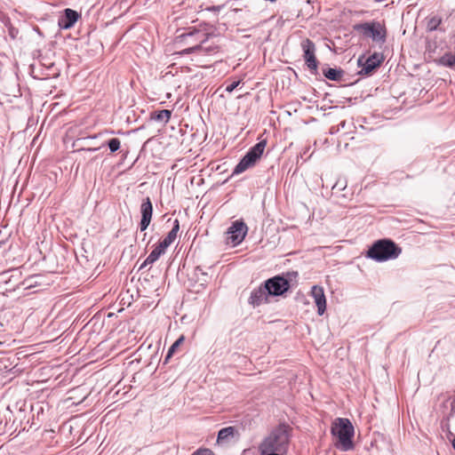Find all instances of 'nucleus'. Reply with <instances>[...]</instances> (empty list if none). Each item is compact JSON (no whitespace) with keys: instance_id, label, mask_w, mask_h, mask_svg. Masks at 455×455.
Instances as JSON below:
<instances>
[{"instance_id":"a211bd4d","label":"nucleus","mask_w":455,"mask_h":455,"mask_svg":"<svg viewBox=\"0 0 455 455\" xmlns=\"http://www.w3.org/2000/svg\"><path fill=\"white\" fill-rule=\"evenodd\" d=\"M323 75L326 78L331 81H339L343 76V71L337 68H327L323 70Z\"/></svg>"},{"instance_id":"aec40b11","label":"nucleus","mask_w":455,"mask_h":455,"mask_svg":"<svg viewBox=\"0 0 455 455\" xmlns=\"http://www.w3.org/2000/svg\"><path fill=\"white\" fill-rule=\"evenodd\" d=\"M380 65V60L373 62L371 60H366L360 73L368 75L371 73L378 66Z\"/></svg>"},{"instance_id":"a878e982","label":"nucleus","mask_w":455,"mask_h":455,"mask_svg":"<svg viewBox=\"0 0 455 455\" xmlns=\"http://www.w3.org/2000/svg\"><path fill=\"white\" fill-rule=\"evenodd\" d=\"M240 84V81L231 83L226 87V92H232Z\"/></svg>"},{"instance_id":"4be33fe9","label":"nucleus","mask_w":455,"mask_h":455,"mask_svg":"<svg viewBox=\"0 0 455 455\" xmlns=\"http://www.w3.org/2000/svg\"><path fill=\"white\" fill-rule=\"evenodd\" d=\"M107 145L110 150L111 153H115L116 152L120 147H121V141L119 139L117 138H113V139H110L108 142H107Z\"/></svg>"},{"instance_id":"5701e85b","label":"nucleus","mask_w":455,"mask_h":455,"mask_svg":"<svg viewBox=\"0 0 455 455\" xmlns=\"http://www.w3.org/2000/svg\"><path fill=\"white\" fill-rule=\"evenodd\" d=\"M260 455H285L277 451H274L271 449L259 445Z\"/></svg>"},{"instance_id":"bb28decb","label":"nucleus","mask_w":455,"mask_h":455,"mask_svg":"<svg viewBox=\"0 0 455 455\" xmlns=\"http://www.w3.org/2000/svg\"><path fill=\"white\" fill-rule=\"evenodd\" d=\"M99 136H100V134H94V135L81 138L78 140L85 142L90 140H94V139L98 138Z\"/></svg>"},{"instance_id":"7c9ffc66","label":"nucleus","mask_w":455,"mask_h":455,"mask_svg":"<svg viewBox=\"0 0 455 455\" xmlns=\"http://www.w3.org/2000/svg\"><path fill=\"white\" fill-rule=\"evenodd\" d=\"M10 35H11L12 37H13V38L15 37V34H14V30L13 29L10 30Z\"/></svg>"},{"instance_id":"423d86ee","label":"nucleus","mask_w":455,"mask_h":455,"mask_svg":"<svg viewBox=\"0 0 455 455\" xmlns=\"http://www.w3.org/2000/svg\"><path fill=\"white\" fill-rule=\"evenodd\" d=\"M180 229V222L178 220H175L173 222V227L172 230L167 234V235L159 242V243L155 246L144 262L140 265V270L146 267L148 265H152L155 263L162 254L165 252V250L175 241L177 238V234Z\"/></svg>"},{"instance_id":"0eeeda50","label":"nucleus","mask_w":455,"mask_h":455,"mask_svg":"<svg viewBox=\"0 0 455 455\" xmlns=\"http://www.w3.org/2000/svg\"><path fill=\"white\" fill-rule=\"evenodd\" d=\"M297 275L298 273L293 271L275 275L264 283L265 288L269 296H281L290 289L291 282L296 279Z\"/></svg>"},{"instance_id":"9b49d317","label":"nucleus","mask_w":455,"mask_h":455,"mask_svg":"<svg viewBox=\"0 0 455 455\" xmlns=\"http://www.w3.org/2000/svg\"><path fill=\"white\" fill-rule=\"evenodd\" d=\"M79 17L80 15L76 11L66 8L58 20V25L61 29H69L76 24Z\"/></svg>"},{"instance_id":"39448f33","label":"nucleus","mask_w":455,"mask_h":455,"mask_svg":"<svg viewBox=\"0 0 455 455\" xmlns=\"http://www.w3.org/2000/svg\"><path fill=\"white\" fill-rule=\"evenodd\" d=\"M354 30L365 38L384 44L387 38V29L384 24L379 21L363 22L354 25Z\"/></svg>"},{"instance_id":"393cba45","label":"nucleus","mask_w":455,"mask_h":455,"mask_svg":"<svg viewBox=\"0 0 455 455\" xmlns=\"http://www.w3.org/2000/svg\"><path fill=\"white\" fill-rule=\"evenodd\" d=\"M195 273L196 275L200 274L202 275V278H199L200 281L206 282L207 273L204 272L201 267H196L195 268Z\"/></svg>"},{"instance_id":"4468645a","label":"nucleus","mask_w":455,"mask_h":455,"mask_svg":"<svg viewBox=\"0 0 455 455\" xmlns=\"http://www.w3.org/2000/svg\"><path fill=\"white\" fill-rule=\"evenodd\" d=\"M301 47L304 51L306 65L313 73V46L309 39L302 41Z\"/></svg>"},{"instance_id":"7ed1b4c3","label":"nucleus","mask_w":455,"mask_h":455,"mask_svg":"<svg viewBox=\"0 0 455 455\" xmlns=\"http://www.w3.org/2000/svg\"><path fill=\"white\" fill-rule=\"evenodd\" d=\"M180 37L184 41H188L189 39L195 38V41L199 43L194 46L180 51L179 52L180 55L196 53L203 56H212L219 52V46L216 44L205 45L207 41V35L198 29L194 28L189 32L183 33L180 36Z\"/></svg>"},{"instance_id":"f03ea898","label":"nucleus","mask_w":455,"mask_h":455,"mask_svg":"<svg viewBox=\"0 0 455 455\" xmlns=\"http://www.w3.org/2000/svg\"><path fill=\"white\" fill-rule=\"evenodd\" d=\"M291 427L286 424H280L262 441L261 446L267 447L283 454L289 449Z\"/></svg>"},{"instance_id":"6ab92c4d","label":"nucleus","mask_w":455,"mask_h":455,"mask_svg":"<svg viewBox=\"0 0 455 455\" xmlns=\"http://www.w3.org/2000/svg\"><path fill=\"white\" fill-rule=\"evenodd\" d=\"M442 22V19L437 16H431L427 19V28L428 31H435L437 29Z\"/></svg>"},{"instance_id":"c756f323","label":"nucleus","mask_w":455,"mask_h":455,"mask_svg":"<svg viewBox=\"0 0 455 455\" xmlns=\"http://www.w3.org/2000/svg\"><path fill=\"white\" fill-rule=\"evenodd\" d=\"M101 147H98V148H82V150H87V151H92V152H94V151H97L98 149H100Z\"/></svg>"},{"instance_id":"f704fd0d","label":"nucleus","mask_w":455,"mask_h":455,"mask_svg":"<svg viewBox=\"0 0 455 455\" xmlns=\"http://www.w3.org/2000/svg\"><path fill=\"white\" fill-rule=\"evenodd\" d=\"M314 67H315V70L316 69V62L315 61Z\"/></svg>"},{"instance_id":"cd10ccee","label":"nucleus","mask_w":455,"mask_h":455,"mask_svg":"<svg viewBox=\"0 0 455 455\" xmlns=\"http://www.w3.org/2000/svg\"><path fill=\"white\" fill-rule=\"evenodd\" d=\"M368 60H371L373 62H376V60H382V58L378 53H373L371 57L368 58Z\"/></svg>"},{"instance_id":"20e7f679","label":"nucleus","mask_w":455,"mask_h":455,"mask_svg":"<svg viewBox=\"0 0 455 455\" xmlns=\"http://www.w3.org/2000/svg\"><path fill=\"white\" fill-rule=\"evenodd\" d=\"M402 252L393 241L382 239L375 242L367 252V256L378 262L396 259Z\"/></svg>"},{"instance_id":"b1692460","label":"nucleus","mask_w":455,"mask_h":455,"mask_svg":"<svg viewBox=\"0 0 455 455\" xmlns=\"http://www.w3.org/2000/svg\"><path fill=\"white\" fill-rule=\"evenodd\" d=\"M191 455H214L213 451L210 449H198L195 452H193Z\"/></svg>"},{"instance_id":"412c9836","label":"nucleus","mask_w":455,"mask_h":455,"mask_svg":"<svg viewBox=\"0 0 455 455\" xmlns=\"http://www.w3.org/2000/svg\"><path fill=\"white\" fill-rule=\"evenodd\" d=\"M184 341V337H180L168 349L167 355L164 358V363H167L170 358L172 356V355L175 353L177 348L182 344Z\"/></svg>"},{"instance_id":"f257e3e1","label":"nucleus","mask_w":455,"mask_h":455,"mask_svg":"<svg viewBox=\"0 0 455 455\" xmlns=\"http://www.w3.org/2000/svg\"><path fill=\"white\" fill-rule=\"evenodd\" d=\"M331 434L335 438L334 446L341 451L354 450L355 428L351 421L345 418H337L331 424Z\"/></svg>"},{"instance_id":"dca6fc26","label":"nucleus","mask_w":455,"mask_h":455,"mask_svg":"<svg viewBox=\"0 0 455 455\" xmlns=\"http://www.w3.org/2000/svg\"><path fill=\"white\" fill-rule=\"evenodd\" d=\"M235 428L234 427H227L220 429L218 433V443H227L235 435Z\"/></svg>"},{"instance_id":"f3484780","label":"nucleus","mask_w":455,"mask_h":455,"mask_svg":"<svg viewBox=\"0 0 455 455\" xmlns=\"http://www.w3.org/2000/svg\"><path fill=\"white\" fill-rule=\"evenodd\" d=\"M172 116V111L168 109H162L151 113V119L156 122L166 124L169 122Z\"/></svg>"},{"instance_id":"6e6552de","label":"nucleus","mask_w":455,"mask_h":455,"mask_svg":"<svg viewBox=\"0 0 455 455\" xmlns=\"http://www.w3.org/2000/svg\"><path fill=\"white\" fill-rule=\"evenodd\" d=\"M266 140H261L251 147L245 156L235 165L232 175H237L255 165L256 162L262 156L266 148Z\"/></svg>"},{"instance_id":"2eb2a0df","label":"nucleus","mask_w":455,"mask_h":455,"mask_svg":"<svg viewBox=\"0 0 455 455\" xmlns=\"http://www.w3.org/2000/svg\"><path fill=\"white\" fill-rule=\"evenodd\" d=\"M436 63L439 66L455 69V52H445L436 60Z\"/></svg>"},{"instance_id":"c85d7f7f","label":"nucleus","mask_w":455,"mask_h":455,"mask_svg":"<svg viewBox=\"0 0 455 455\" xmlns=\"http://www.w3.org/2000/svg\"><path fill=\"white\" fill-rule=\"evenodd\" d=\"M308 151H309V148H307V150L303 153V155H301V158L303 157V156H306L305 160L311 158L313 153H310L307 155Z\"/></svg>"},{"instance_id":"f8f14e48","label":"nucleus","mask_w":455,"mask_h":455,"mask_svg":"<svg viewBox=\"0 0 455 455\" xmlns=\"http://www.w3.org/2000/svg\"><path fill=\"white\" fill-rule=\"evenodd\" d=\"M268 296L269 294L267 293L265 285H260L251 292L248 302L253 307H258L262 303L267 302Z\"/></svg>"},{"instance_id":"473e14b6","label":"nucleus","mask_w":455,"mask_h":455,"mask_svg":"<svg viewBox=\"0 0 455 455\" xmlns=\"http://www.w3.org/2000/svg\"><path fill=\"white\" fill-rule=\"evenodd\" d=\"M452 446H453V448H454V450H455V437H454V438H453V440H452Z\"/></svg>"},{"instance_id":"1a4fd4ad","label":"nucleus","mask_w":455,"mask_h":455,"mask_svg":"<svg viewBox=\"0 0 455 455\" xmlns=\"http://www.w3.org/2000/svg\"><path fill=\"white\" fill-rule=\"evenodd\" d=\"M247 232L248 228L243 220L234 221L227 231L228 243H232L233 246L240 244L243 241Z\"/></svg>"},{"instance_id":"ddd939ff","label":"nucleus","mask_w":455,"mask_h":455,"mask_svg":"<svg viewBox=\"0 0 455 455\" xmlns=\"http://www.w3.org/2000/svg\"><path fill=\"white\" fill-rule=\"evenodd\" d=\"M315 304L317 307V313L323 315L326 310V299L322 287L315 285Z\"/></svg>"},{"instance_id":"9d476101","label":"nucleus","mask_w":455,"mask_h":455,"mask_svg":"<svg viewBox=\"0 0 455 455\" xmlns=\"http://www.w3.org/2000/svg\"><path fill=\"white\" fill-rule=\"evenodd\" d=\"M140 213L141 220L140 222V230L143 232L148 228L153 215V205L149 197H146L142 201L140 205Z\"/></svg>"},{"instance_id":"2f4dec72","label":"nucleus","mask_w":455,"mask_h":455,"mask_svg":"<svg viewBox=\"0 0 455 455\" xmlns=\"http://www.w3.org/2000/svg\"><path fill=\"white\" fill-rule=\"evenodd\" d=\"M339 125H340L342 128H344V127H345V121L341 122V123L339 124Z\"/></svg>"},{"instance_id":"72a5a7b5","label":"nucleus","mask_w":455,"mask_h":455,"mask_svg":"<svg viewBox=\"0 0 455 455\" xmlns=\"http://www.w3.org/2000/svg\"><path fill=\"white\" fill-rule=\"evenodd\" d=\"M308 293H309V294H311V295H313V287H311V289H310V291H309V292H308Z\"/></svg>"}]
</instances>
